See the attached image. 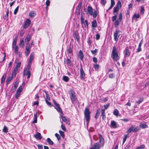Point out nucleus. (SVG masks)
<instances>
[{"label": "nucleus", "mask_w": 149, "mask_h": 149, "mask_svg": "<svg viewBox=\"0 0 149 149\" xmlns=\"http://www.w3.org/2000/svg\"><path fill=\"white\" fill-rule=\"evenodd\" d=\"M111 57L114 61H117L119 59V56L117 50V49L115 46L113 47L112 50Z\"/></svg>", "instance_id": "1"}, {"label": "nucleus", "mask_w": 149, "mask_h": 149, "mask_svg": "<svg viewBox=\"0 0 149 149\" xmlns=\"http://www.w3.org/2000/svg\"><path fill=\"white\" fill-rule=\"evenodd\" d=\"M90 112L89 109L88 108H86L84 111V115L86 122L88 123L90 120Z\"/></svg>", "instance_id": "2"}, {"label": "nucleus", "mask_w": 149, "mask_h": 149, "mask_svg": "<svg viewBox=\"0 0 149 149\" xmlns=\"http://www.w3.org/2000/svg\"><path fill=\"white\" fill-rule=\"evenodd\" d=\"M70 95L72 102L75 101V100L76 97L75 95V93L73 90H70Z\"/></svg>", "instance_id": "3"}, {"label": "nucleus", "mask_w": 149, "mask_h": 149, "mask_svg": "<svg viewBox=\"0 0 149 149\" xmlns=\"http://www.w3.org/2000/svg\"><path fill=\"white\" fill-rule=\"evenodd\" d=\"M120 31L119 30H116L115 31L114 33V40L116 42H117L118 40V38L120 35L119 34V33Z\"/></svg>", "instance_id": "4"}, {"label": "nucleus", "mask_w": 149, "mask_h": 149, "mask_svg": "<svg viewBox=\"0 0 149 149\" xmlns=\"http://www.w3.org/2000/svg\"><path fill=\"white\" fill-rule=\"evenodd\" d=\"M100 145L99 143H95L93 146L90 149H100Z\"/></svg>", "instance_id": "5"}, {"label": "nucleus", "mask_w": 149, "mask_h": 149, "mask_svg": "<svg viewBox=\"0 0 149 149\" xmlns=\"http://www.w3.org/2000/svg\"><path fill=\"white\" fill-rule=\"evenodd\" d=\"M41 94H43V95H41V97H43L45 96V94L46 95V99H47L48 100H50V97L49 95L45 91H43L40 92Z\"/></svg>", "instance_id": "6"}, {"label": "nucleus", "mask_w": 149, "mask_h": 149, "mask_svg": "<svg viewBox=\"0 0 149 149\" xmlns=\"http://www.w3.org/2000/svg\"><path fill=\"white\" fill-rule=\"evenodd\" d=\"M31 21L29 19H27L25 22L24 24V28L26 29L27 28L30 24Z\"/></svg>", "instance_id": "7"}, {"label": "nucleus", "mask_w": 149, "mask_h": 149, "mask_svg": "<svg viewBox=\"0 0 149 149\" xmlns=\"http://www.w3.org/2000/svg\"><path fill=\"white\" fill-rule=\"evenodd\" d=\"M125 52V56H129L130 55V51L129 48L128 47H127L124 51Z\"/></svg>", "instance_id": "8"}, {"label": "nucleus", "mask_w": 149, "mask_h": 149, "mask_svg": "<svg viewBox=\"0 0 149 149\" xmlns=\"http://www.w3.org/2000/svg\"><path fill=\"white\" fill-rule=\"evenodd\" d=\"M61 118L63 121L68 125H70L69 120L68 118L65 116H62Z\"/></svg>", "instance_id": "9"}, {"label": "nucleus", "mask_w": 149, "mask_h": 149, "mask_svg": "<svg viewBox=\"0 0 149 149\" xmlns=\"http://www.w3.org/2000/svg\"><path fill=\"white\" fill-rule=\"evenodd\" d=\"M80 77L81 79H83L85 76V74L82 68L80 69Z\"/></svg>", "instance_id": "10"}, {"label": "nucleus", "mask_w": 149, "mask_h": 149, "mask_svg": "<svg viewBox=\"0 0 149 149\" xmlns=\"http://www.w3.org/2000/svg\"><path fill=\"white\" fill-rule=\"evenodd\" d=\"M34 137L36 139L40 140L42 138V136L40 133L37 132L34 135Z\"/></svg>", "instance_id": "11"}, {"label": "nucleus", "mask_w": 149, "mask_h": 149, "mask_svg": "<svg viewBox=\"0 0 149 149\" xmlns=\"http://www.w3.org/2000/svg\"><path fill=\"white\" fill-rule=\"evenodd\" d=\"M34 55V53L32 52L31 53V54L30 55V56L29 59L28 61L29 63H31L33 59Z\"/></svg>", "instance_id": "12"}, {"label": "nucleus", "mask_w": 149, "mask_h": 149, "mask_svg": "<svg viewBox=\"0 0 149 149\" xmlns=\"http://www.w3.org/2000/svg\"><path fill=\"white\" fill-rule=\"evenodd\" d=\"M88 11L89 14L90 15H92L93 14V11L91 7L89 6L88 7Z\"/></svg>", "instance_id": "13"}, {"label": "nucleus", "mask_w": 149, "mask_h": 149, "mask_svg": "<svg viewBox=\"0 0 149 149\" xmlns=\"http://www.w3.org/2000/svg\"><path fill=\"white\" fill-rule=\"evenodd\" d=\"M111 125L113 128H117V123L114 120H111Z\"/></svg>", "instance_id": "14"}, {"label": "nucleus", "mask_w": 149, "mask_h": 149, "mask_svg": "<svg viewBox=\"0 0 149 149\" xmlns=\"http://www.w3.org/2000/svg\"><path fill=\"white\" fill-rule=\"evenodd\" d=\"M78 56L79 57L81 60H82L84 58V55L82 51L80 50L79 51L78 54Z\"/></svg>", "instance_id": "15"}, {"label": "nucleus", "mask_w": 149, "mask_h": 149, "mask_svg": "<svg viewBox=\"0 0 149 149\" xmlns=\"http://www.w3.org/2000/svg\"><path fill=\"white\" fill-rule=\"evenodd\" d=\"M92 27L93 28L96 27L97 26V21L95 19L91 22Z\"/></svg>", "instance_id": "16"}, {"label": "nucleus", "mask_w": 149, "mask_h": 149, "mask_svg": "<svg viewBox=\"0 0 149 149\" xmlns=\"http://www.w3.org/2000/svg\"><path fill=\"white\" fill-rule=\"evenodd\" d=\"M13 75H12L10 76H9L7 78L6 81V85H8L10 81L13 79Z\"/></svg>", "instance_id": "17"}, {"label": "nucleus", "mask_w": 149, "mask_h": 149, "mask_svg": "<svg viewBox=\"0 0 149 149\" xmlns=\"http://www.w3.org/2000/svg\"><path fill=\"white\" fill-rule=\"evenodd\" d=\"M31 39L30 35H28L25 39V42H27V45H28L29 42Z\"/></svg>", "instance_id": "18"}, {"label": "nucleus", "mask_w": 149, "mask_h": 149, "mask_svg": "<svg viewBox=\"0 0 149 149\" xmlns=\"http://www.w3.org/2000/svg\"><path fill=\"white\" fill-rule=\"evenodd\" d=\"M101 116L103 120H104L106 118V116L105 112V110L102 109L101 110Z\"/></svg>", "instance_id": "19"}, {"label": "nucleus", "mask_w": 149, "mask_h": 149, "mask_svg": "<svg viewBox=\"0 0 149 149\" xmlns=\"http://www.w3.org/2000/svg\"><path fill=\"white\" fill-rule=\"evenodd\" d=\"M35 99L37 101L36 102H34V105H38V99L39 97L38 95H36Z\"/></svg>", "instance_id": "20"}, {"label": "nucleus", "mask_w": 149, "mask_h": 149, "mask_svg": "<svg viewBox=\"0 0 149 149\" xmlns=\"http://www.w3.org/2000/svg\"><path fill=\"white\" fill-rule=\"evenodd\" d=\"M135 126L134 125H132L130 127L129 129L127 130V132L129 133H130L132 132H133L134 128Z\"/></svg>", "instance_id": "21"}, {"label": "nucleus", "mask_w": 149, "mask_h": 149, "mask_svg": "<svg viewBox=\"0 0 149 149\" xmlns=\"http://www.w3.org/2000/svg\"><path fill=\"white\" fill-rule=\"evenodd\" d=\"M129 137V134H125L124 136V137L123 138V144L125 141H126L127 139Z\"/></svg>", "instance_id": "22"}, {"label": "nucleus", "mask_w": 149, "mask_h": 149, "mask_svg": "<svg viewBox=\"0 0 149 149\" xmlns=\"http://www.w3.org/2000/svg\"><path fill=\"white\" fill-rule=\"evenodd\" d=\"M30 73V72L27 69H25L24 71L23 74L24 75H28Z\"/></svg>", "instance_id": "23"}, {"label": "nucleus", "mask_w": 149, "mask_h": 149, "mask_svg": "<svg viewBox=\"0 0 149 149\" xmlns=\"http://www.w3.org/2000/svg\"><path fill=\"white\" fill-rule=\"evenodd\" d=\"M6 74H4L2 77L1 82V84L4 82L6 79Z\"/></svg>", "instance_id": "24"}, {"label": "nucleus", "mask_w": 149, "mask_h": 149, "mask_svg": "<svg viewBox=\"0 0 149 149\" xmlns=\"http://www.w3.org/2000/svg\"><path fill=\"white\" fill-rule=\"evenodd\" d=\"M37 123V114H36L34 115L33 121L32 123Z\"/></svg>", "instance_id": "25"}, {"label": "nucleus", "mask_w": 149, "mask_h": 149, "mask_svg": "<svg viewBox=\"0 0 149 149\" xmlns=\"http://www.w3.org/2000/svg\"><path fill=\"white\" fill-rule=\"evenodd\" d=\"M99 142L101 144V145L103 147L104 145V144L105 142L104 139H99Z\"/></svg>", "instance_id": "26"}, {"label": "nucleus", "mask_w": 149, "mask_h": 149, "mask_svg": "<svg viewBox=\"0 0 149 149\" xmlns=\"http://www.w3.org/2000/svg\"><path fill=\"white\" fill-rule=\"evenodd\" d=\"M63 80L65 82H68L69 79V77L66 76H64L63 77Z\"/></svg>", "instance_id": "27"}, {"label": "nucleus", "mask_w": 149, "mask_h": 149, "mask_svg": "<svg viewBox=\"0 0 149 149\" xmlns=\"http://www.w3.org/2000/svg\"><path fill=\"white\" fill-rule=\"evenodd\" d=\"M120 22L118 19H117L114 22V24L116 28H117Z\"/></svg>", "instance_id": "28"}, {"label": "nucleus", "mask_w": 149, "mask_h": 149, "mask_svg": "<svg viewBox=\"0 0 149 149\" xmlns=\"http://www.w3.org/2000/svg\"><path fill=\"white\" fill-rule=\"evenodd\" d=\"M14 50V53L16 54H17L18 53V46L15 47V48L14 49H13Z\"/></svg>", "instance_id": "29"}, {"label": "nucleus", "mask_w": 149, "mask_h": 149, "mask_svg": "<svg viewBox=\"0 0 149 149\" xmlns=\"http://www.w3.org/2000/svg\"><path fill=\"white\" fill-rule=\"evenodd\" d=\"M24 41L23 39H21L20 41L19 46L20 47H23L24 45Z\"/></svg>", "instance_id": "30"}, {"label": "nucleus", "mask_w": 149, "mask_h": 149, "mask_svg": "<svg viewBox=\"0 0 149 149\" xmlns=\"http://www.w3.org/2000/svg\"><path fill=\"white\" fill-rule=\"evenodd\" d=\"M47 142L50 145H52L53 144V142L49 138H47Z\"/></svg>", "instance_id": "31"}, {"label": "nucleus", "mask_w": 149, "mask_h": 149, "mask_svg": "<svg viewBox=\"0 0 149 149\" xmlns=\"http://www.w3.org/2000/svg\"><path fill=\"white\" fill-rule=\"evenodd\" d=\"M116 7H118V8H120L121 7V1L119 0L118 1V3H117L116 5Z\"/></svg>", "instance_id": "32"}, {"label": "nucleus", "mask_w": 149, "mask_h": 149, "mask_svg": "<svg viewBox=\"0 0 149 149\" xmlns=\"http://www.w3.org/2000/svg\"><path fill=\"white\" fill-rule=\"evenodd\" d=\"M118 14V13H116L115 14V15L114 16H113L112 17V20L113 22H114L115 21L117 17V15Z\"/></svg>", "instance_id": "33"}, {"label": "nucleus", "mask_w": 149, "mask_h": 149, "mask_svg": "<svg viewBox=\"0 0 149 149\" xmlns=\"http://www.w3.org/2000/svg\"><path fill=\"white\" fill-rule=\"evenodd\" d=\"M66 63L69 66H71V62L70 60L68 58H67L66 60Z\"/></svg>", "instance_id": "34"}, {"label": "nucleus", "mask_w": 149, "mask_h": 149, "mask_svg": "<svg viewBox=\"0 0 149 149\" xmlns=\"http://www.w3.org/2000/svg\"><path fill=\"white\" fill-rule=\"evenodd\" d=\"M18 68H17V67H15V68L14 69V71L12 73V75H14V76H15L16 75V72L18 70Z\"/></svg>", "instance_id": "35"}, {"label": "nucleus", "mask_w": 149, "mask_h": 149, "mask_svg": "<svg viewBox=\"0 0 149 149\" xmlns=\"http://www.w3.org/2000/svg\"><path fill=\"white\" fill-rule=\"evenodd\" d=\"M97 11L96 10H95L94 11V13H93L92 15H93V16L94 18H95L97 15Z\"/></svg>", "instance_id": "36"}, {"label": "nucleus", "mask_w": 149, "mask_h": 149, "mask_svg": "<svg viewBox=\"0 0 149 149\" xmlns=\"http://www.w3.org/2000/svg\"><path fill=\"white\" fill-rule=\"evenodd\" d=\"M119 8H118L117 7H114L113 8V13H117L118 12V11Z\"/></svg>", "instance_id": "37"}, {"label": "nucleus", "mask_w": 149, "mask_h": 149, "mask_svg": "<svg viewBox=\"0 0 149 149\" xmlns=\"http://www.w3.org/2000/svg\"><path fill=\"white\" fill-rule=\"evenodd\" d=\"M55 108L59 112H62V110L60 107L59 105L56 107Z\"/></svg>", "instance_id": "38"}, {"label": "nucleus", "mask_w": 149, "mask_h": 149, "mask_svg": "<svg viewBox=\"0 0 149 149\" xmlns=\"http://www.w3.org/2000/svg\"><path fill=\"white\" fill-rule=\"evenodd\" d=\"M119 111L117 109H115L113 111V114L116 116H118Z\"/></svg>", "instance_id": "39"}, {"label": "nucleus", "mask_w": 149, "mask_h": 149, "mask_svg": "<svg viewBox=\"0 0 149 149\" xmlns=\"http://www.w3.org/2000/svg\"><path fill=\"white\" fill-rule=\"evenodd\" d=\"M8 129L6 126H4L3 128V132L5 133H6L8 132Z\"/></svg>", "instance_id": "40"}, {"label": "nucleus", "mask_w": 149, "mask_h": 149, "mask_svg": "<svg viewBox=\"0 0 149 149\" xmlns=\"http://www.w3.org/2000/svg\"><path fill=\"white\" fill-rule=\"evenodd\" d=\"M9 14V10L8 9L6 11V14L4 16H3V18L4 19H6L7 17H8V16Z\"/></svg>", "instance_id": "41"}, {"label": "nucleus", "mask_w": 149, "mask_h": 149, "mask_svg": "<svg viewBox=\"0 0 149 149\" xmlns=\"http://www.w3.org/2000/svg\"><path fill=\"white\" fill-rule=\"evenodd\" d=\"M50 1L49 0H47L46 1L45 4H46V9L47 10V6H49L50 5Z\"/></svg>", "instance_id": "42"}, {"label": "nucleus", "mask_w": 149, "mask_h": 149, "mask_svg": "<svg viewBox=\"0 0 149 149\" xmlns=\"http://www.w3.org/2000/svg\"><path fill=\"white\" fill-rule=\"evenodd\" d=\"M100 112L99 111H97L96 113V114H95V118L96 119H97L98 118V116H99V115H100Z\"/></svg>", "instance_id": "43"}, {"label": "nucleus", "mask_w": 149, "mask_h": 149, "mask_svg": "<svg viewBox=\"0 0 149 149\" xmlns=\"http://www.w3.org/2000/svg\"><path fill=\"white\" fill-rule=\"evenodd\" d=\"M35 13L33 11H31L29 14V16L31 17H33L35 16Z\"/></svg>", "instance_id": "44"}, {"label": "nucleus", "mask_w": 149, "mask_h": 149, "mask_svg": "<svg viewBox=\"0 0 149 149\" xmlns=\"http://www.w3.org/2000/svg\"><path fill=\"white\" fill-rule=\"evenodd\" d=\"M98 50L97 49H95V50H91V53L94 54L95 55L96 53L97 52Z\"/></svg>", "instance_id": "45"}, {"label": "nucleus", "mask_w": 149, "mask_h": 149, "mask_svg": "<svg viewBox=\"0 0 149 149\" xmlns=\"http://www.w3.org/2000/svg\"><path fill=\"white\" fill-rule=\"evenodd\" d=\"M122 19V15L121 13H120L119 14V19H118L119 21L121 22Z\"/></svg>", "instance_id": "46"}, {"label": "nucleus", "mask_w": 149, "mask_h": 149, "mask_svg": "<svg viewBox=\"0 0 149 149\" xmlns=\"http://www.w3.org/2000/svg\"><path fill=\"white\" fill-rule=\"evenodd\" d=\"M139 130V127H136L135 128H134L133 132H136Z\"/></svg>", "instance_id": "47"}, {"label": "nucleus", "mask_w": 149, "mask_h": 149, "mask_svg": "<svg viewBox=\"0 0 149 149\" xmlns=\"http://www.w3.org/2000/svg\"><path fill=\"white\" fill-rule=\"evenodd\" d=\"M59 132L60 134L64 138L65 136V134H64V132L61 130H59Z\"/></svg>", "instance_id": "48"}, {"label": "nucleus", "mask_w": 149, "mask_h": 149, "mask_svg": "<svg viewBox=\"0 0 149 149\" xmlns=\"http://www.w3.org/2000/svg\"><path fill=\"white\" fill-rule=\"evenodd\" d=\"M31 48V47L30 46V45H29V44L27 45L26 47V50L30 51Z\"/></svg>", "instance_id": "49"}, {"label": "nucleus", "mask_w": 149, "mask_h": 149, "mask_svg": "<svg viewBox=\"0 0 149 149\" xmlns=\"http://www.w3.org/2000/svg\"><path fill=\"white\" fill-rule=\"evenodd\" d=\"M93 67L96 70L100 68V65L98 64H95L93 65Z\"/></svg>", "instance_id": "50"}, {"label": "nucleus", "mask_w": 149, "mask_h": 149, "mask_svg": "<svg viewBox=\"0 0 149 149\" xmlns=\"http://www.w3.org/2000/svg\"><path fill=\"white\" fill-rule=\"evenodd\" d=\"M19 7V6H18L17 7V8L15 10L14 12V15H16L17 13Z\"/></svg>", "instance_id": "51"}, {"label": "nucleus", "mask_w": 149, "mask_h": 149, "mask_svg": "<svg viewBox=\"0 0 149 149\" xmlns=\"http://www.w3.org/2000/svg\"><path fill=\"white\" fill-rule=\"evenodd\" d=\"M84 24L85 27L86 28H88V22L87 20H85V21Z\"/></svg>", "instance_id": "52"}, {"label": "nucleus", "mask_w": 149, "mask_h": 149, "mask_svg": "<svg viewBox=\"0 0 149 149\" xmlns=\"http://www.w3.org/2000/svg\"><path fill=\"white\" fill-rule=\"evenodd\" d=\"M22 90V88L21 86L19 87L17 91V93H20Z\"/></svg>", "instance_id": "53"}, {"label": "nucleus", "mask_w": 149, "mask_h": 149, "mask_svg": "<svg viewBox=\"0 0 149 149\" xmlns=\"http://www.w3.org/2000/svg\"><path fill=\"white\" fill-rule=\"evenodd\" d=\"M82 5V2H81L77 6V8L79 10H80V9Z\"/></svg>", "instance_id": "54"}, {"label": "nucleus", "mask_w": 149, "mask_h": 149, "mask_svg": "<svg viewBox=\"0 0 149 149\" xmlns=\"http://www.w3.org/2000/svg\"><path fill=\"white\" fill-rule=\"evenodd\" d=\"M17 42L13 41V45H12V48L13 49H14L15 48V47L17 46L16 45Z\"/></svg>", "instance_id": "55"}, {"label": "nucleus", "mask_w": 149, "mask_h": 149, "mask_svg": "<svg viewBox=\"0 0 149 149\" xmlns=\"http://www.w3.org/2000/svg\"><path fill=\"white\" fill-rule=\"evenodd\" d=\"M75 37L76 38V40L77 41H78L79 39V35L75 33Z\"/></svg>", "instance_id": "56"}, {"label": "nucleus", "mask_w": 149, "mask_h": 149, "mask_svg": "<svg viewBox=\"0 0 149 149\" xmlns=\"http://www.w3.org/2000/svg\"><path fill=\"white\" fill-rule=\"evenodd\" d=\"M140 15L139 14H138L137 15L136 14H134L133 15V18H138L139 17Z\"/></svg>", "instance_id": "57"}, {"label": "nucleus", "mask_w": 149, "mask_h": 149, "mask_svg": "<svg viewBox=\"0 0 149 149\" xmlns=\"http://www.w3.org/2000/svg\"><path fill=\"white\" fill-rule=\"evenodd\" d=\"M55 136L57 138L58 140H59L60 139V136L57 133L55 134Z\"/></svg>", "instance_id": "58"}, {"label": "nucleus", "mask_w": 149, "mask_h": 149, "mask_svg": "<svg viewBox=\"0 0 149 149\" xmlns=\"http://www.w3.org/2000/svg\"><path fill=\"white\" fill-rule=\"evenodd\" d=\"M17 85L16 84H15L14 86L13 89V92H14L15 91V90L16 89L17 87Z\"/></svg>", "instance_id": "59"}, {"label": "nucleus", "mask_w": 149, "mask_h": 149, "mask_svg": "<svg viewBox=\"0 0 149 149\" xmlns=\"http://www.w3.org/2000/svg\"><path fill=\"white\" fill-rule=\"evenodd\" d=\"M68 52L69 53H72V49L70 47H69L68 49Z\"/></svg>", "instance_id": "60"}, {"label": "nucleus", "mask_w": 149, "mask_h": 149, "mask_svg": "<svg viewBox=\"0 0 149 149\" xmlns=\"http://www.w3.org/2000/svg\"><path fill=\"white\" fill-rule=\"evenodd\" d=\"M93 61L95 63H97V58L95 57H94L93 58Z\"/></svg>", "instance_id": "61"}, {"label": "nucleus", "mask_w": 149, "mask_h": 149, "mask_svg": "<svg viewBox=\"0 0 149 149\" xmlns=\"http://www.w3.org/2000/svg\"><path fill=\"white\" fill-rule=\"evenodd\" d=\"M80 20L81 22V24H83L84 23V19L83 17V16L82 15L80 17Z\"/></svg>", "instance_id": "62"}, {"label": "nucleus", "mask_w": 149, "mask_h": 149, "mask_svg": "<svg viewBox=\"0 0 149 149\" xmlns=\"http://www.w3.org/2000/svg\"><path fill=\"white\" fill-rule=\"evenodd\" d=\"M145 148L144 145H141L140 146H139L137 148V149H142Z\"/></svg>", "instance_id": "63"}, {"label": "nucleus", "mask_w": 149, "mask_h": 149, "mask_svg": "<svg viewBox=\"0 0 149 149\" xmlns=\"http://www.w3.org/2000/svg\"><path fill=\"white\" fill-rule=\"evenodd\" d=\"M37 145L38 149H43V146L42 145H41L39 144H38Z\"/></svg>", "instance_id": "64"}]
</instances>
